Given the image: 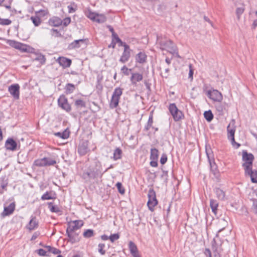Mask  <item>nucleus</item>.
Returning a JSON list of instances; mask_svg holds the SVG:
<instances>
[{
    "label": "nucleus",
    "instance_id": "obj_11",
    "mask_svg": "<svg viewBox=\"0 0 257 257\" xmlns=\"http://www.w3.org/2000/svg\"><path fill=\"white\" fill-rule=\"evenodd\" d=\"M159 157V151L156 148H151L150 159V164L153 167H157L158 166V161Z\"/></svg>",
    "mask_w": 257,
    "mask_h": 257
},
{
    "label": "nucleus",
    "instance_id": "obj_41",
    "mask_svg": "<svg viewBox=\"0 0 257 257\" xmlns=\"http://www.w3.org/2000/svg\"><path fill=\"white\" fill-rule=\"evenodd\" d=\"M85 15L91 20L95 22L96 20V16H97V13L93 12L90 9H88L87 12H85Z\"/></svg>",
    "mask_w": 257,
    "mask_h": 257
},
{
    "label": "nucleus",
    "instance_id": "obj_1",
    "mask_svg": "<svg viewBox=\"0 0 257 257\" xmlns=\"http://www.w3.org/2000/svg\"><path fill=\"white\" fill-rule=\"evenodd\" d=\"M102 171V167L101 162L95 160L94 165L90 166L87 171L84 172L82 178L85 180L90 179H95L98 177L101 178L104 172Z\"/></svg>",
    "mask_w": 257,
    "mask_h": 257
},
{
    "label": "nucleus",
    "instance_id": "obj_29",
    "mask_svg": "<svg viewBox=\"0 0 257 257\" xmlns=\"http://www.w3.org/2000/svg\"><path fill=\"white\" fill-rule=\"evenodd\" d=\"M56 198V194L52 191H46L41 197L42 200L55 199Z\"/></svg>",
    "mask_w": 257,
    "mask_h": 257
},
{
    "label": "nucleus",
    "instance_id": "obj_37",
    "mask_svg": "<svg viewBox=\"0 0 257 257\" xmlns=\"http://www.w3.org/2000/svg\"><path fill=\"white\" fill-rule=\"evenodd\" d=\"M210 206L212 209V211L214 214H216L218 206V203L217 201L214 199H211L210 200Z\"/></svg>",
    "mask_w": 257,
    "mask_h": 257
},
{
    "label": "nucleus",
    "instance_id": "obj_13",
    "mask_svg": "<svg viewBox=\"0 0 257 257\" xmlns=\"http://www.w3.org/2000/svg\"><path fill=\"white\" fill-rule=\"evenodd\" d=\"M124 47V50L121 56L119 59V62L124 63L127 62L131 57V52L132 50L130 49V46L127 44L125 45Z\"/></svg>",
    "mask_w": 257,
    "mask_h": 257
},
{
    "label": "nucleus",
    "instance_id": "obj_31",
    "mask_svg": "<svg viewBox=\"0 0 257 257\" xmlns=\"http://www.w3.org/2000/svg\"><path fill=\"white\" fill-rule=\"evenodd\" d=\"M153 112L151 111L150 112L148 122L145 126L144 131H149L151 128H152L153 126Z\"/></svg>",
    "mask_w": 257,
    "mask_h": 257
},
{
    "label": "nucleus",
    "instance_id": "obj_17",
    "mask_svg": "<svg viewBox=\"0 0 257 257\" xmlns=\"http://www.w3.org/2000/svg\"><path fill=\"white\" fill-rule=\"evenodd\" d=\"M39 227V221L36 216L32 215L29 222L26 225V228L30 232L37 229Z\"/></svg>",
    "mask_w": 257,
    "mask_h": 257
},
{
    "label": "nucleus",
    "instance_id": "obj_20",
    "mask_svg": "<svg viewBox=\"0 0 257 257\" xmlns=\"http://www.w3.org/2000/svg\"><path fill=\"white\" fill-rule=\"evenodd\" d=\"M57 62L64 68L69 67L72 64V61L70 59L63 56L58 57Z\"/></svg>",
    "mask_w": 257,
    "mask_h": 257
},
{
    "label": "nucleus",
    "instance_id": "obj_62",
    "mask_svg": "<svg viewBox=\"0 0 257 257\" xmlns=\"http://www.w3.org/2000/svg\"><path fill=\"white\" fill-rule=\"evenodd\" d=\"M167 160H168V157H167V154L165 153H163L162 155L161 159H160V163L162 165H163L167 162Z\"/></svg>",
    "mask_w": 257,
    "mask_h": 257
},
{
    "label": "nucleus",
    "instance_id": "obj_50",
    "mask_svg": "<svg viewBox=\"0 0 257 257\" xmlns=\"http://www.w3.org/2000/svg\"><path fill=\"white\" fill-rule=\"evenodd\" d=\"M68 9V12L69 13H74L76 11L77 9V5L74 3L72 2L71 3L70 5H69L67 7Z\"/></svg>",
    "mask_w": 257,
    "mask_h": 257
},
{
    "label": "nucleus",
    "instance_id": "obj_45",
    "mask_svg": "<svg viewBox=\"0 0 257 257\" xmlns=\"http://www.w3.org/2000/svg\"><path fill=\"white\" fill-rule=\"evenodd\" d=\"M30 19L32 20L33 24L36 27L39 26L42 22L40 18L37 15L35 16H32Z\"/></svg>",
    "mask_w": 257,
    "mask_h": 257
},
{
    "label": "nucleus",
    "instance_id": "obj_6",
    "mask_svg": "<svg viewBox=\"0 0 257 257\" xmlns=\"http://www.w3.org/2000/svg\"><path fill=\"white\" fill-rule=\"evenodd\" d=\"M5 147L7 150L16 151L20 148V143L15 140L13 138H8L5 144Z\"/></svg>",
    "mask_w": 257,
    "mask_h": 257
},
{
    "label": "nucleus",
    "instance_id": "obj_14",
    "mask_svg": "<svg viewBox=\"0 0 257 257\" xmlns=\"http://www.w3.org/2000/svg\"><path fill=\"white\" fill-rule=\"evenodd\" d=\"M211 244L212 250L213 252L214 257H220V253L223 250L222 247V244L217 243L214 238L212 241Z\"/></svg>",
    "mask_w": 257,
    "mask_h": 257
},
{
    "label": "nucleus",
    "instance_id": "obj_26",
    "mask_svg": "<svg viewBox=\"0 0 257 257\" xmlns=\"http://www.w3.org/2000/svg\"><path fill=\"white\" fill-rule=\"evenodd\" d=\"M136 62L140 64H144L147 62V55L144 52H140L135 57Z\"/></svg>",
    "mask_w": 257,
    "mask_h": 257
},
{
    "label": "nucleus",
    "instance_id": "obj_40",
    "mask_svg": "<svg viewBox=\"0 0 257 257\" xmlns=\"http://www.w3.org/2000/svg\"><path fill=\"white\" fill-rule=\"evenodd\" d=\"M45 162H46V167L50 166H54L57 164V162L55 158L44 157Z\"/></svg>",
    "mask_w": 257,
    "mask_h": 257
},
{
    "label": "nucleus",
    "instance_id": "obj_30",
    "mask_svg": "<svg viewBox=\"0 0 257 257\" xmlns=\"http://www.w3.org/2000/svg\"><path fill=\"white\" fill-rule=\"evenodd\" d=\"M54 135L62 139H68L70 136V131L68 128H66L63 132L55 133Z\"/></svg>",
    "mask_w": 257,
    "mask_h": 257
},
{
    "label": "nucleus",
    "instance_id": "obj_9",
    "mask_svg": "<svg viewBox=\"0 0 257 257\" xmlns=\"http://www.w3.org/2000/svg\"><path fill=\"white\" fill-rule=\"evenodd\" d=\"M207 96L212 100L217 102H221L223 99L222 94L217 90H209L206 92Z\"/></svg>",
    "mask_w": 257,
    "mask_h": 257
},
{
    "label": "nucleus",
    "instance_id": "obj_47",
    "mask_svg": "<svg viewBox=\"0 0 257 257\" xmlns=\"http://www.w3.org/2000/svg\"><path fill=\"white\" fill-rule=\"evenodd\" d=\"M128 246L131 254L135 253L136 252H138L137 245L133 241H130Z\"/></svg>",
    "mask_w": 257,
    "mask_h": 257
},
{
    "label": "nucleus",
    "instance_id": "obj_2",
    "mask_svg": "<svg viewBox=\"0 0 257 257\" xmlns=\"http://www.w3.org/2000/svg\"><path fill=\"white\" fill-rule=\"evenodd\" d=\"M157 41H158L162 50H167L169 53L173 54L177 51V47L174 45L173 41L170 39L157 37Z\"/></svg>",
    "mask_w": 257,
    "mask_h": 257
},
{
    "label": "nucleus",
    "instance_id": "obj_59",
    "mask_svg": "<svg viewBox=\"0 0 257 257\" xmlns=\"http://www.w3.org/2000/svg\"><path fill=\"white\" fill-rule=\"evenodd\" d=\"M48 14V11L47 10H40L39 11L36 12V14L40 18L45 17Z\"/></svg>",
    "mask_w": 257,
    "mask_h": 257
},
{
    "label": "nucleus",
    "instance_id": "obj_19",
    "mask_svg": "<svg viewBox=\"0 0 257 257\" xmlns=\"http://www.w3.org/2000/svg\"><path fill=\"white\" fill-rule=\"evenodd\" d=\"M113 35L114 36L112 37L111 43L108 46L109 48H115L116 43H118L119 46L123 47L126 45L125 42L122 41V40L119 38L117 34Z\"/></svg>",
    "mask_w": 257,
    "mask_h": 257
},
{
    "label": "nucleus",
    "instance_id": "obj_46",
    "mask_svg": "<svg viewBox=\"0 0 257 257\" xmlns=\"http://www.w3.org/2000/svg\"><path fill=\"white\" fill-rule=\"evenodd\" d=\"M34 60L39 61L41 65H44L46 62V59L44 55L42 54H38L34 58Z\"/></svg>",
    "mask_w": 257,
    "mask_h": 257
},
{
    "label": "nucleus",
    "instance_id": "obj_36",
    "mask_svg": "<svg viewBox=\"0 0 257 257\" xmlns=\"http://www.w3.org/2000/svg\"><path fill=\"white\" fill-rule=\"evenodd\" d=\"M47 204L51 212L57 213L61 212L59 207L57 205H54L53 202H48Z\"/></svg>",
    "mask_w": 257,
    "mask_h": 257
},
{
    "label": "nucleus",
    "instance_id": "obj_32",
    "mask_svg": "<svg viewBox=\"0 0 257 257\" xmlns=\"http://www.w3.org/2000/svg\"><path fill=\"white\" fill-rule=\"evenodd\" d=\"M214 191L217 196V197L221 200H223L225 198V192L219 188L216 187L214 188Z\"/></svg>",
    "mask_w": 257,
    "mask_h": 257
},
{
    "label": "nucleus",
    "instance_id": "obj_23",
    "mask_svg": "<svg viewBox=\"0 0 257 257\" xmlns=\"http://www.w3.org/2000/svg\"><path fill=\"white\" fill-rule=\"evenodd\" d=\"M48 24L50 26L57 27L62 25V20L58 17L53 16L49 20Z\"/></svg>",
    "mask_w": 257,
    "mask_h": 257
},
{
    "label": "nucleus",
    "instance_id": "obj_21",
    "mask_svg": "<svg viewBox=\"0 0 257 257\" xmlns=\"http://www.w3.org/2000/svg\"><path fill=\"white\" fill-rule=\"evenodd\" d=\"M244 175L249 176L252 183H257V170H252V168H251L248 172L244 170Z\"/></svg>",
    "mask_w": 257,
    "mask_h": 257
},
{
    "label": "nucleus",
    "instance_id": "obj_25",
    "mask_svg": "<svg viewBox=\"0 0 257 257\" xmlns=\"http://www.w3.org/2000/svg\"><path fill=\"white\" fill-rule=\"evenodd\" d=\"M226 106H227V103L225 102L222 103L221 101L218 102L215 104V107L219 115L222 116L224 115V111L225 110Z\"/></svg>",
    "mask_w": 257,
    "mask_h": 257
},
{
    "label": "nucleus",
    "instance_id": "obj_27",
    "mask_svg": "<svg viewBox=\"0 0 257 257\" xmlns=\"http://www.w3.org/2000/svg\"><path fill=\"white\" fill-rule=\"evenodd\" d=\"M19 50L21 52H25V53H33L35 51V49L33 47H31L30 46L25 44L23 43L21 44V45L20 46V48Z\"/></svg>",
    "mask_w": 257,
    "mask_h": 257
},
{
    "label": "nucleus",
    "instance_id": "obj_16",
    "mask_svg": "<svg viewBox=\"0 0 257 257\" xmlns=\"http://www.w3.org/2000/svg\"><path fill=\"white\" fill-rule=\"evenodd\" d=\"M20 88V87L18 84H14L9 87V92L15 99H19Z\"/></svg>",
    "mask_w": 257,
    "mask_h": 257
},
{
    "label": "nucleus",
    "instance_id": "obj_44",
    "mask_svg": "<svg viewBox=\"0 0 257 257\" xmlns=\"http://www.w3.org/2000/svg\"><path fill=\"white\" fill-rule=\"evenodd\" d=\"M204 117L208 122H210L213 118V114L210 110L204 112Z\"/></svg>",
    "mask_w": 257,
    "mask_h": 257
},
{
    "label": "nucleus",
    "instance_id": "obj_60",
    "mask_svg": "<svg viewBox=\"0 0 257 257\" xmlns=\"http://www.w3.org/2000/svg\"><path fill=\"white\" fill-rule=\"evenodd\" d=\"M240 214L242 216H247L248 212L246 206H243L240 209Z\"/></svg>",
    "mask_w": 257,
    "mask_h": 257
},
{
    "label": "nucleus",
    "instance_id": "obj_34",
    "mask_svg": "<svg viewBox=\"0 0 257 257\" xmlns=\"http://www.w3.org/2000/svg\"><path fill=\"white\" fill-rule=\"evenodd\" d=\"M65 93L66 94H69L74 92L75 89V86L72 83H67L64 88Z\"/></svg>",
    "mask_w": 257,
    "mask_h": 257
},
{
    "label": "nucleus",
    "instance_id": "obj_7",
    "mask_svg": "<svg viewBox=\"0 0 257 257\" xmlns=\"http://www.w3.org/2000/svg\"><path fill=\"white\" fill-rule=\"evenodd\" d=\"M58 106L67 112H69L72 110L71 105L68 102V99L65 95L62 94L58 99Z\"/></svg>",
    "mask_w": 257,
    "mask_h": 257
},
{
    "label": "nucleus",
    "instance_id": "obj_61",
    "mask_svg": "<svg viewBox=\"0 0 257 257\" xmlns=\"http://www.w3.org/2000/svg\"><path fill=\"white\" fill-rule=\"evenodd\" d=\"M244 11L243 7L237 8L236 10V15L238 19H239L240 16L243 14Z\"/></svg>",
    "mask_w": 257,
    "mask_h": 257
},
{
    "label": "nucleus",
    "instance_id": "obj_58",
    "mask_svg": "<svg viewBox=\"0 0 257 257\" xmlns=\"http://www.w3.org/2000/svg\"><path fill=\"white\" fill-rule=\"evenodd\" d=\"M121 71L124 75L128 76L130 75V72L132 71V69H128L124 65L121 68Z\"/></svg>",
    "mask_w": 257,
    "mask_h": 257
},
{
    "label": "nucleus",
    "instance_id": "obj_38",
    "mask_svg": "<svg viewBox=\"0 0 257 257\" xmlns=\"http://www.w3.org/2000/svg\"><path fill=\"white\" fill-rule=\"evenodd\" d=\"M45 160L44 158L36 159L33 163V166L38 167H46V162H45Z\"/></svg>",
    "mask_w": 257,
    "mask_h": 257
},
{
    "label": "nucleus",
    "instance_id": "obj_33",
    "mask_svg": "<svg viewBox=\"0 0 257 257\" xmlns=\"http://www.w3.org/2000/svg\"><path fill=\"white\" fill-rule=\"evenodd\" d=\"M122 154V150L119 148H116L114 151L113 157L112 158L114 161L119 160L121 158Z\"/></svg>",
    "mask_w": 257,
    "mask_h": 257
},
{
    "label": "nucleus",
    "instance_id": "obj_18",
    "mask_svg": "<svg viewBox=\"0 0 257 257\" xmlns=\"http://www.w3.org/2000/svg\"><path fill=\"white\" fill-rule=\"evenodd\" d=\"M15 202H12L8 206L4 207V211L1 213V216L2 217H5L11 215L15 211Z\"/></svg>",
    "mask_w": 257,
    "mask_h": 257
},
{
    "label": "nucleus",
    "instance_id": "obj_57",
    "mask_svg": "<svg viewBox=\"0 0 257 257\" xmlns=\"http://www.w3.org/2000/svg\"><path fill=\"white\" fill-rule=\"evenodd\" d=\"M120 235L118 233H114L111 234L109 236V239L110 240L111 242H113L114 241L117 240L119 238Z\"/></svg>",
    "mask_w": 257,
    "mask_h": 257
},
{
    "label": "nucleus",
    "instance_id": "obj_48",
    "mask_svg": "<svg viewBox=\"0 0 257 257\" xmlns=\"http://www.w3.org/2000/svg\"><path fill=\"white\" fill-rule=\"evenodd\" d=\"M106 21V18L104 15L98 14L96 16V20L95 22L98 23H103Z\"/></svg>",
    "mask_w": 257,
    "mask_h": 257
},
{
    "label": "nucleus",
    "instance_id": "obj_55",
    "mask_svg": "<svg viewBox=\"0 0 257 257\" xmlns=\"http://www.w3.org/2000/svg\"><path fill=\"white\" fill-rule=\"evenodd\" d=\"M162 170L163 174L161 175V177L164 180L165 183H167L168 181V171L163 170L162 168Z\"/></svg>",
    "mask_w": 257,
    "mask_h": 257
},
{
    "label": "nucleus",
    "instance_id": "obj_12",
    "mask_svg": "<svg viewBox=\"0 0 257 257\" xmlns=\"http://www.w3.org/2000/svg\"><path fill=\"white\" fill-rule=\"evenodd\" d=\"M72 105L76 112H80L82 108L86 107V102L83 98L75 99Z\"/></svg>",
    "mask_w": 257,
    "mask_h": 257
},
{
    "label": "nucleus",
    "instance_id": "obj_52",
    "mask_svg": "<svg viewBox=\"0 0 257 257\" xmlns=\"http://www.w3.org/2000/svg\"><path fill=\"white\" fill-rule=\"evenodd\" d=\"M117 190H118V191L119 193H120L121 194L123 195L125 193V189L124 188V187L122 186V185L121 184V183L120 182H117L116 185H115Z\"/></svg>",
    "mask_w": 257,
    "mask_h": 257
},
{
    "label": "nucleus",
    "instance_id": "obj_15",
    "mask_svg": "<svg viewBox=\"0 0 257 257\" xmlns=\"http://www.w3.org/2000/svg\"><path fill=\"white\" fill-rule=\"evenodd\" d=\"M84 224V222L81 220H76L69 222L66 229L76 231L80 229Z\"/></svg>",
    "mask_w": 257,
    "mask_h": 257
},
{
    "label": "nucleus",
    "instance_id": "obj_35",
    "mask_svg": "<svg viewBox=\"0 0 257 257\" xmlns=\"http://www.w3.org/2000/svg\"><path fill=\"white\" fill-rule=\"evenodd\" d=\"M119 100L118 98L112 96L109 102V107L112 109L116 108L118 105Z\"/></svg>",
    "mask_w": 257,
    "mask_h": 257
},
{
    "label": "nucleus",
    "instance_id": "obj_54",
    "mask_svg": "<svg viewBox=\"0 0 257 257\" xmlns=\"http://www.w3.org/2000/svg\"><path fill=\"white\" fill-rule=\"evenodd\" d=\"M12 21L9 19H3L0 17V25L7 26L11 24Z\"/></svg>",
    "mask_w": 257,
    "mask_h": 257
},
{
    "label": "nucleus",
    "instance_id": "obj_28",
    "mask_svg": "<svg viewBox=\"0 0 257 257\" xmlns=\"http://www.w3.org/2000/svg\"><path fill=\"white\" fill-rule=\"evenodd\" d=\"M85 41V39H79L74 40L73 42L69 45L68 49H74L76 48H79L81 47V43H83Z\"/></svg>",
    "mask_w": 257,
    "mask_h": 257
},
{
    "label": "nucleus",
    "instance_id": "obj_51",
    "mask_svg": "<svg viewBox=\"0 0 257 257\" xmlns=\"http://www.w3.org/2000/svg\"><path fill=\"white\" fill-rule=\"evenodd\" d=\"M0 179L1 181V187L6 190V188L8 184V179L6 178V176H4L0 178Z\"/></svg>",
    "mask_w": 257,
    "mask_h": 257
},
{
    "label": "nucleus",
    "instance_id": "obj_8",
    "mask_svg": "<svg viewBox=\"0 0 257 257\" xmlns=\"http://www.w3.org/2000/svg\"><path fill=\"white\" fill-rule=\"evenodd\" d=\"M80 232H77L75 231L69 230L66 229V235L68 236L66 239L68 242L71 244H74L80 241L81 236L79 235Z\"/></svg>",
    "mask_w": 257,
    "mask_h": 257
},
{
    "label": "nucleus",
    "instance_id": "obj_3",
    "mask_svg": "<svg viewBox=\"0 0 257 257\" xmlns=\"http://www.w3.org/2000/svg\"><path fill=\"white\" fill-rule=\"evenodd\" d=\"M242 160L244 162L242 166L244 170H246L248 172L250 168H252L254 157L252 154L248 153L246 150H243L242 152Z\"/></svg>",
    "mask_w": 257,
    "mask_h": 257
},
{
    "label": "nucleus",
    "instance_id": "obj_49",
    "mask_svg": "<svg viewBox=\"0 0 257 257\" xmlns=\"http://www.w3.org/2000/svg\"><path fill=\"white\" fill-rule=\"evenodd\" d=\"M8 43L10 46L19 50L21 43L15 40H9Z\"/></svg>",
    "mask_w": 257,
    "mask_h": 257
},
{
    "label": "nucleus",
    "instance_id": "obj_56",
    "mask_svg": "<svg viewBox=\"0 0 257 257\" xmlns=\"http://www.w3.org/2000/svg\"><path fill=\"white\" fill-rule=\"evenodd\" d=\"M105 244L104 243H99L98 245V252L101 254V255H104L105 254V250L104 249V248L105 247Z\"/></svg>",
    "mask_w": 257,
    "mask_h": 257
},
{
    "label": "nucleus",
    "instance_id": "obj_4",
    "mask_svg": "<svg viewBox=\"0 0 257 257\" xmlns=\"http://www.w3.org/2000/svg\"><path fill=\"white\" fill-rule=\"evenodd\" d=\"M168 108L175 121H179L184 118L183 112L177 108L175 103H171Z\"/></svg>",
    "mask_w": 257,
    "mask_h": 257
},
{
    "label": "nucleus",
    "instance_id": "obj_64",
    "mask_svg": "<svg viewBox=\"0 0 257 257\" xmlns=\"http://www.w3.org/2000/svg\"><path fill=\"white\" fill-rule=\"evenodd\" d=\"M71 21V20L70 17H66L62 20V25L64 27H67L70 24Z\"/></svg>",
    "mask_w": 257,
    "mask_h": 257
},
{
    "label": "nucleus",
    "instance_id": "obj_5",
    "mask_svg": "<svg viewBox=\"0 0 257 257\" xmlns=\"http://www.w3.org/2000/svg\"><path fill=\"white\" fill-rule=\"evenodd\" d=\"M148 197L147 206L150 211H153L154 207L158 204V201L156 198V192L153 188L149 189Z\"/></svg>",
    "mask_w": 257,
    "mask_h": 257
},
{
    "label": "nucleus",
    "instance_id": "obj_39",
    "mask_svg": "<svg viewBox=\"0 0 257 257\" xmlns=\"http://www.w3.org/2000/svg\"><path fill=\"white\" fill-rule=\"evenodd\" d=\"M227 137H228V139H230V138L234 137L235 128L233 126H232V127H231L230 123H229L227 127Z\"/></svg>",
    "mask_w": 257,
    "mask_h": 257
},
{
    "label": "nucleus",
    "instance_id": "obj_43",
    "mask_svg": "<svg viewBox=\"0 0 257 257\" xmlns=\"http://www.w3.org/2000/svg\"><path fill=\"white\" fill-rule=\"evenodd\" d=\"M95 235V232L94 230L92 229H87L85 230L83 233V236L85 238H90L91 237L94 236Z\"/></svg>",
    "mask_w": 257,
    "mask_h": 257
},
{
    "label": "nucleus",
    "instance_id": "obj_10",
    "mask_svg": "<svg viewBox=\"0 0 257 257\" xmlns=\"http://www.w3.org/2000/svg\"><path fill=\"white\" fill-rule=\"evenodd\" d=\"M89 142L87 140H82L78 147V153L81 156L85 155L90 150L88 147Z\"/></svg>",
    "mask_w": 257,
    "mask_h": 257
},
{
    "label": "nucleus",
    "instance_id": "obj_53",
    "mask_svg": "<svg viewBox=\"0 0 257 257\" xmlns=\"http://www.w3.org/2000/svg\"><path fill=\"white\" fill-rule=\"evenodd\" d=\"M51 34L52 36H54L55 37H62L63 36L61 34V33L57 30L55 29H51Z\"/></svg>",
    "mask_w": 257,
    "mask_h": 257
},
{
    "label": "nucleus",
    "instance_id": "obj_63",
    "mask_svg": "<svg viewBox=\"0 0 257 257\" xmlns=\"http://www.w3.org/2000/svg\"><path fill=\"white\" fill-rule=\"evenodd\" d=\"M40 256H47L48 255L47 254V252L42 248H40L35 251Z\"/></svg>",
    "mask_w": 257,
    "mask_h": 257
},
{
    "label": "nucleus",
    "instance_id": "obj_42",
    "mask_svg": "<svg viewBox=\"0 0 257 257\" xmlns=\"http://www.w3.org/2000/svg\"><path fill=\"white\" fill-rule=\"evenodd\" d=\"M123 89L119 87H116L114 89L112 96L118 98L120 99V96L122 94Z\"/></svg>",
    "mask_w": 257,
    "mask_h": 257
},
{
    "label": "nucleus",
    "instance_id": "obj_22",
    "mask_svg": "<svg viewBox=\"0 0 257 257\" xmlns=\"http://www.w3.org/2000/svg\"><path fill=\"white\" fill-rule=\"evenodd\" d=\"M210 170L211 173L213 174L214 177L216 179L217 182H219L220 180V172L217 168L216 164L214 162L212 164L210 162Z\"/></svg>",
    "mask_w": 257,
    "mask_h": 257
},
{
    "label": "nucleus",
    "instance_id": "obj_24",
    "mask_svg": "<svg viewBox=\"0 0 257 257\" xmlns=\"http://www.w3.org/2000/svg\"><path fill=\"white\" fill-rule=\"evenodd\" d=\"M143 76L142 74L139 73H132V76L130 78V81L132 85L136 86L137 82L142 81Z\"/></svg>",
    "mask_w": 257,
    "mask_h": 257
}]
</instances>
